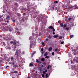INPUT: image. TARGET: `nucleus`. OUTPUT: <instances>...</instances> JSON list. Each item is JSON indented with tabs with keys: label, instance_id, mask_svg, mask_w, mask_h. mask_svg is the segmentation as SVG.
Instances as JSON below:
<instances>
[{
	"label": "nucleus",
	"instance_id": "1",
	"mask_svg": "<svg viewBox=\"0 0 78 78\" xmlns=\"http://www.w3.org/2000/svg\"><path fill=\"white\" fill-rule=\"evenodd\" d=\"M21 53L20 50H16V52L15 53V55H16L17 57H19Z\"/></svg>",
	"mask_w": 78,
	"mask_h": 78
},
{
	"label": "nucleus",
	"instance_id": "2",
	"mask_svg": "<svg viewBox=\"0 0 78 78\" xmlns=\"http://www.w3.org/2000/svg\"><path fill=\"white\" fill-rule=\"evenodd\" d=\"M24 9L25 11H26V10H27V11H30V6H28V7H27V9H26L25 8Z\"/></svg>",
	"mask_w": 78,
	"mask_h": 78
},
{
	"label": "nucleus",
	"instance_id": "3",
	"mask_svg": "<svg viewBox=\"0 0 78 78\" xmlns=\"http://www.w3.org/2000/svg\"><path fill=\"white\" fill-rule=\"evenodd\" d=\"M9 64H11V65H12V66H13V67H14V65L15 64V63H14V62H10L9 63Z\"/></svg>",
	"mask_w": 78,
	"mask_h": 78
},
{
	"label": "nucleus",
	"instance_id": "4",
	"mask_svg": "<svg viewBox=\"0 0 78 78\" xmlns=\"http://www.w3.org/2000/svg\"><path fill=\"white\" fill-rule=\"evenodd\" d=\"M70 24H69V25L70 26V27H73V25L74 24H73V23L71 22L70 23Z\"/></svg>",
	"mask_w": 78,
	"mask_h": 78
},
{
	"label": "nucleus",
	"instance_id": "5",
	"mask_svg": "<svg viewBox=\"0 0 78 78\" xmlns=\"http://www.w3.org/2000/svg\"><path fill=\"white\" fill-rule=\"evenodd\" d=\"M47 70L45 69H44V71H43V73L44 74H45L46 73V72H47Z\"/></svg>",
	"mask_w": 78,
	"mask_h": 78
},
{
	"label": "nucleus",
	"instance_id": "6",
	"mask_svg": "<svg viewBox=\"0 0 78 78\" xmlns=\"http://www.w3.org/2000/svg\"><path fill=\"white\" fill-rule=\"evenodd\" d=\"M69 9H75V8L74 7V6H72L70 7V8H69Z\"/></svg>",
	"mask_w": 78,
	"mask_h": 78
},
{
	"label": "nucleus",
	"instance_id": "7",
	"mask_svg": "<svg viewBox=\"0 0 78 78\" xmlns=\"http://www.w3.org/2000/svg\"><path fill=\"white\" fill-rule=\"evenodd\" d=\"M53 37H54V38H57V37H59V35H55L53 36Z\"/></svg>",
	"mask_w": 78,
	"mask_h": 78
},
{
	"label": "nucleus",
	"instance_id": "8",
	"mask_svg": "<svg viewBox=\"0 0 78 78\" xmlns=\"http://www.w3.org/2000/svg\"><path fill=\"white\" fill-rule=\"evenodd\" d=\"M18 73V71H15L11 72V73Z\"/></svg>",
	"mask_w": 78,
	"mask_h": 78
},
{
	"label": "nucleus",
	"instance_id": "9",
	"mask_svg": "<svg viewBox=\"0 0 78 78\" xmlns=\"http://www.w3.org/2000/svg\"><path fill=\"white\" fill-rule=\"evenodd\" d=\"M52 48H53L52 47H50L48 49L49 51H51V50H52Z\"/></svg>",
	"mask_w": 78,
	"mask_h": 78
},
{
	"label": "nucleus",
	"instance_id": "10",
	"mask_svg": "<svg viewBox=\"0 0 78 78\" xmlns=\"http://www.w3.org/2000/svg\"><path fill=\"white\" fill-rule=\"evenodd\" d=\"M74 9H78V6H77V5H75L74 6Z\"/></svg>",
	"mask_w": 78,
	"mask_h": 78
},
{
	"label": "nucleus",
	"instance_id": "11",
	"mask_svg": "<svg viewBox=\"0 0 78 78\" xmlns=\"http://www.w3.org/2000/svg\"><path fill=\"white\" fill-rule=\"evenodd\" d=\"M47 55H48V53L47 52H46L44 54V56H47Z\"/></svg>",
	"mask_w": 78,
	"mask_h": 78
},
{
	"label": "nucleus",
	"instance_id": "12",
	"mask_svg": "<svg viewBox=\"0 0 78 78\" xmlns=\"http://www.w3.org/2000/svg\"><path fill=\"white\" fill-rule=\"evenodd\" d=\"M9 18H10V16H9V15H7V17L6 18V19L8 20L9 19Z\"/></svg>",
	"mask_w": 78,
	"mask_h": 78
},
{
	"label": "nucleus",
	"instance_id": "13",
	"mask_svg": "<svg viewBox=\"0 0 78 78\" xmlns=\"http://www.w3.org/2000/svg\"><path fill=\"white\" fill-rule=\"evenodd\" d=\"M49 29H53V27H52V26H49V27H48Z\"/></svg>",
	"mask_w": 78,
	"mask_h": 78
},
{
	"label": "nucleus",
	"instance_id": "14",
	"mask_svg": "<svg viewBox=\"0 0 78 78\" xmlns=\"http://www.w3.org/2000/svg\"><path fill=\"white\" fill-rule=\"evenodd\" d=\"M12 21L13 23H15V22H16V20H15L14 19H12Z\"/></svg>",
	"mask_w": 78,
	"mask_h": 78
},
{
	"label": "nucleus",
	"instance_id": "15",
	"mask_svg": "<svg viewBox=\"0 0 78 78\" xmlns=\"http://www.w3.org/2000/svg\"><path fill=\"white\" fill-rule=\"evenodd\" d=\"M30 67H31V66H33V64L31 63H30Z\"/></svg>",
	"mask_w": 78,
	"mask_h": 78
},
{
	"label": "nucleus",
	"instance_id": "16",
	"mask_svg": "<svg viewBox=\"0 0 78 78\" xmlns=\"http://www.w3.org/2000/svg\"><path fill=\"white\" fill-rule=\"evenodd\" d=\"M41 60L42 61H45V58H42Z\"/></svg>",
	"mask_w": 78,
	"mask_h": 78
},
{
	"label": "nucleus",
	"instance_id": "17",
	"mask_svg": "<svg viewBox=\"0 0 78 78\" xmlns=\"http://www.w3.org/2000/svg\"><path fill=\"white\" fill-rule=\"evenodd\" d=\"M36 62L37 63H39V59H37L36 60Z\"/></svg>",
	"mask_w": 78,
	"mask_h": 78
},
{
	"label": "nucleus",
	"instance_id": "18",
	"mask_svg": "<svg viewBox=\"0 0 78 78\" xmlns=\"http://www.w3.org/2000/svg\"><path fill=\"white\" fill-rule=\"evenodd\" d=\"M73 37V35H72L69 36L70 38H72Z\"/></svg>",
	"mask_w": 78,
	"mask_h": 78
},
{
	"label": "nucleus",
	"instance_id": "19",
	"mask_svg": "<svg viewBox=\"0 0 78 78\" xmlns=\"http://www.w3.org/2000/svg\"><path fill=\"white\" fill-rule=\"evenodd\" d=\"M72 18H68V20H69V21L71 20H72Z\"/></svg>",
	"mask_w": 78,
	"mask_h": 78
},
{
	"label": "nucleus",
	"instance_id": "20",
	"mask_svg": "<svg viewBox=\"0 0 78 78\" xmlns=\"http://www.w3.org/2000/svg\"><path fill=\"white\" fill-rule=\"evenodd\" d=\"M58 48H55V51H58Z\"/></svg>",
	"mask_w": 78,
	"mask_h": 78
},
{
	"label": "nucleus",
	"instance_id": "21",
	"mask_svg": "<svg viewBox=\"0 0 78 78\" xmlns=\"http://www.w3.org/2000/svg\"><path fill=\"white\" fill-rule=\"evenodd\" d=\"M42 44L43 46H45V44H44V43L43 42H42Z\"/></svg>",
	"mask_w": 78,
	"mask_h": 78
},
{
	"label": "nucleus",
	"instance_id": "22",
	"mask_svg": "<svg viewBox=\"0 0 78 78\" xmlns=\"http://www.w3.org/2000/svg\"><path fill=\"white\" fill-rule=\"evenodd\" d=\"M48 38L50 39H51V36L50 35H49L48 36Z\"/></svg>",
	"mask_w": 78,
	"mask_h": 78
},
{
	"label": "nucleus",
	"instance_id": "23",
	"mask_svg": "<svg viewBox=\"0 0 78 78\" xmlns=\"http://www.w3.org/2000/svg\"><path fill=\"white\" fill-rule=\"evenodd\" d=\"M60 26H61V27H63V23H61V24H60Z\"/></svg>",
	"mask_w": 78,
	"mask_h": 78
},
{
	"label": "nucleus",
	"instance_id": "24",
	"mask_svg": "<svg viewBox=\"0 0 78 78\" xmlns=\"http://www.w3.org/2000/svg\"><path fill=\"white\" fill-rule=\"evenodd\" d=\"M59 39H62V37L60 36L58 37Z\"/></svg>",
	"mask_w": 78,
	"mask_h": 78
},
{
	"label": "nucleus",
	"instance_id": "25",
	"mask_svg": "<svg viewBox=\"0 0 78 78\" xmlns=\"http://www.w3.org/2000/svg\"><path fill=\"white\" fill-rule=\"evenodd\" d=\"M52 29V31L53 32H55V28H53Z\"/></svg>",
	"mask_w": 78,
	"mask_h": 78
},
{
	"label": "nucleus",
	"instance_id": "26",
	"mask_svg": "<svg viewBox=\"0 0 78 78\" xmlns=\"http://www.w3.org/2000/svg\"><path fill=\"white\" fill-rule=\"evenodd\" d=\"M45 58H47V59H48V58H49V56H46Z\"/></svg>",
	"mask_w": 78,
	"mask_h": 78
},
{
	"label": "nucleus",
	"instance_id": "27",
	"mask_svg": "<svg viewBox=\"0 0 78 78\" xmlns=\"http://www.w3.org/2000/svg\"><path fill=\"white\" fill-rule=\"evenodd\" d=\"M45 76H46V78H48V74L46 73L45 75Z\"/></svg>",
	"mask_w": 78,
	"mask_h": 78
},
{
	"label": "nucleus",
	"instance_id": "28",
	"mask_svg": "<svg viewBox=\"0 0 78 78\" xmlns=\"http://www.w3.org/2000/svg\"><path fill=\"white\" fill-rule=\"evenodd\" d=\"M76 59L75 58H74L73 60V61L74 62H75V61H76Z\"/></svg>",
	"mask_w": 78,
	"mask_h": 78
},
{
	"label": "nucleus",
	"instance_id": "29",
	"mask_svg": "<svg viewBox=\"0 0 78 78\" xmlns=\"http://www.w3.org/2000/svg\"><path fill=\"white\" fill-rule=\"evenodd\" d=\"M10 58L11 60H13V59H14V58H13V57L12 56Z\"/></svg>",
	"mask_w": 78,
	"mask_h": 78
},
{
	"label": "nucleus",
	"instance_id": "30",
	"mask_svg": "<svg viewBox=\"0 0 78 78\" xmlns=\"http://www.w3.org/2000/svg\"><path fill=\"white\" fill-rule=\"evenodd\" d=\"M8 49H9V50H10V49L11 48V47L10 46H9L8 47Z\"/></svg>",
	"mask_w": 78,
	"mask_h": 78
},
{
	"label": "nucleus",
	"instance_id": "31",
	"mask_svg": "<svg viewBox=\"0 0 78 78\" xmlns=\"http://www.w3.org/2000/svg\"><path fill=\"white\" fill-rule=\"evenodd\" d=\"M72 51H76V50H75V49H73V50H72Z\"/></svg>",
	"mask_w": 78,
	"mask_h": 78
},
{
	"label": "nucleus",
	"instance_id": "32",
	"mask_svg": "<svg viewBox=\"0 0 78 78\" xmlns=\"http://www.w3.org/2000/svg\"><path fill=\"white\" fill-rule=\"evenodd\" d=\"M14 5L17 6V2H16L14 4Z\"/></svg>",
	"mask_w": 78,
	"mask_h": 78
},
{
	"label": "nucleus",
	"instance_id": "33",
	"mask_svg": "<svg viewBox=\"0 0 78 78\" xmlns=\"http://www.w3.org/2000/svg\"><path fill=\"white\" fill-rule=\"evenodd\" d=\"M34 18H36V16L35 15H34L33 16Z\"/></svg>",
	"mask_w": 78,
	"mask_h": 78
},
{
	"label": "nucleus",
	"instance_id": "34",
	"mask_svg": "<svg viewBox=\"0 0 78 78\" xmlns=\"http://www.w3.org/2000/svg\"><path fill=\"white\" fill-rule=\"evenodd\" d=\"M66 30H67V31H69V28L67 27V28H66Z\"/></svg>",
	"mask_w": 78,
	"mask_h": 78
},
{
	"label": "nucleus",
	"instance_id": "35",
	"mask_svg": "<svg viewBox=\"0 0 78 78\" xmlns=\"http://www.w3.org/2000/svg\"><path fill=\"white\" fill-rule=\"evenodd\" d=\"M47 69H50V66H48Z\"/></svg>",
	"mask_w": 78,
	"mask_h": 78
},
{
	"label": "nucleus",
	"instance_id": "36",
	"mask_svg": "<svg viewBox=\"0 0 78 78\" xmlns=\"http://www.w3.org/2000/svg\"><path fill=\"white\" fill-rule=\"evenodd\" d=\"M41 76H42L43 77H44V75L43 74H41Z\"/></svg>",
	"mask_w": 78,
	"mask_h": 78
},
{
	"label": "nucleus",
	"instance_id": "37",
	"mask_svg": "<svg viewBox=\"0 0 78 78\" xmlns=\"http://www.w3.org/2000/svg\"><path fill=\"white\" fill-rule=\"evenodd\" d=\"M54 54H55V53H54V52H52V56H54Z\"/></svg>",
	"mask_w": 78,
	"mask_h": 78
},
{
	"label": "nucleus",
	"instance_id": "38",
	"mask_svg": "<svg viewBox=\"0 0 78 78\" xmlns=\"http://www.w3.org/2000/svg\"><path fill=\"white\" fill-rule=\"evenodd\" d=\"M43 50H44V48H41V51H43Z\"/></svg>",
	"mask_w": 78,
	"mask_h": 78
},
{
	"label": "nucleus",
	"instance_id": "39",
	"mask_svg": "<svg viewBox=\"0 0 78 78\" xmlns=\"http://www.w3.org/2000/svg\"><path fill=\"white\" fill-rule=\"evenodd\" d=\"M22 54H23V55H25V52H24V51H23L22 52Z\"/></svg>",
	"mask_w": 78,
	"mask_h": 78
},
{
	"label": "nucleus",
	"instance_id": "40",
	"mask_svg": "<svg viewBox=\"0 0 78 78\" xmlns=\"http://www.w3.org/2000/svg\"><path fill=\"white\" fill-rule=\"evenodd\" d=\"M1 20V21H2V22H3V21H4V20H3V19H0V20Z\"/></svg>",
	"mask_w": 78,
	"mask_h": 78
},
{
	"label": "nucleus",
	"instance_id": "41",
	"mask_svg": "<svg viewBox=\"0 0 78 78\" xmlns=\"http://www.w3.org/2000/svg\"><path fill=\"white\" fill-rule=\"evenodd\" d=\"M64 41H62L61 42V44H64Z\"/></svg>",
	"mask_w": 78,
	"mask_h": 78
},
{
	"label": "nucleus",
	"instance_id": "42",
	"mask_svg": "<svg viewBox=\"0 0 78 78\" xmlns=\"http://www.w3.org/2000/svg\"><path fill=\"white\" fill-rule=\"evenodd\" d=\"M64 27H66L67 26V25L66 24H64Z\"/></svg>",
	"mask_w": 78,
	"mask_h": 78
},
{
	"label": "nucleus",
	"instance_id": "43",
	"mask_svg": "<svg viewBox=\"0 0 78 78\" xmlns=\"http://www.w3.org/2000/svg\"><path fill=\"white\" fill-rule=\"evenodd\" d=\"M51 10H52L53 11V9H54V7H52L51 8Z\"/></svg>",
	"mask_w": 78,
	"mask_h": 78
},
{
	"label": "nucleus",
	"instance_id": "44",
	"mask_svg": "<svg viewBox=\"0 0 78 78\" xmlns=\"http://www.w3.org/2000/svg\"><path fill=\"white\" fill-rule=\"evenodd\" d=\"M46 41H48V38H46Z\"/></svg>",
	"mask_w": 78,
	"mask_h": 78
},
{
	"label": "nucleus",
	"instance_id": "45",
	"mask_svg": "<svg viewBox=\"0 0 78 78\" xmlns=\"http://www.w3.org/2000/svg\"><path fill=\"white\" fill-rule=\"evenodd\" d=\"M8 14H9V15H11V12H8Z\"/></svg>",
	"mask_w": 78,
	"mask_h": 78
},
{
	"label": "nucleus",
	"instance_id": "46",
	"mask_svg": "<svg viewBox=\"0 0 78 78\" xmlns=\"http://www.w3.org/2000/svg\"><path fill=\"white\" fill-rule=\"evenodd\" d=\"M54 3H58V1H55L54 2Z\"/></svg>",
	"mask_w": 78,
	"mask_h": 78
},
{
	"label": "nucleus",
	"instance_id": "47",
	"mask_svg": "<svg viewBox=\"0 0 78 78\" xmlns=\"http://www.w3.org/2000/svg\"><path fill=\"white\" fill-rule=\"evenodd\" d=\"M30 48H32V46L31 45H30Z\"/></svg>",
	"mask_w": 78,
	"mask_h": 78
},
{
	"label": "nucleus",
	"instance_id": "48",
	"mask_svg": "<svg viewBox=\"0 0 78 78\" xmlns=\"http://www.w3.org/2000/svg\"><path fill=\"white\" fill-rule=\"evenodd\" d=\"M3 17V16L0 15V18H2Z\"/></svg>",
	"mask_w": 78,
	"mask_h": 78
},
{
	"label": "nucleus",
	"instance_id": "49",
	"mask_svg": "<svg viewBox=\"0 0 78 78\" xmlns=\"http://www.w3.org/2000/svg\"><path fill=\"white\" fill-rule=\"evenodd\" d=\"M13 41H12L10 42V43H11V44H12V43H13Z\"/></svg>",
	"mask_w": 78,
	"mask_h": 78
},
{
	"label": "nucleus",
	"instance_id": "50",
	"mask_svg": "<svg viewBox=\"0 0 78 78\" xmlns=\"http://www.w3.org/2000/svg\"><path fill=\"white\" fill-rule=\"evenodd\" d=\"M54 35L55 34V33L54 32H53L52 33Z\"/></svg>",
	"mask_w": 78,
	"mask_h": 78
},
{
	"label": "nucleus",
	"instance_id": "51",
	"mask_svg": "<svg viewBox=\"0 0 78 78\" xmlns=\"http://www.w3.org/2000/svg\"><path fill=\"white\" fill-rule=\"evenodd\" d=\"M61 22V21L59 20L58 21V23H60Z\"/></svg>",
	"mask_w": 78,
	"mask_h": 78
},
{
	"label": "nucleus",
	"instance_id": "52",
	"mask_svg": "<svg viewBox=\"0 0 78 78\" xmlns=\"http://www.w3.org/2000/svg\"><path fill=\"white\" fill-rule=\"evenodd\" d=\"M55 10H57V7H55Z\"/></svg>",
	"mask_w": 78,
	"mask_h": 78
},
{
	"label": "nucleus",
	"instance_id": "53",
	"mask_svg": "<svg viewBox=\"0 0 78 78\" xmlns=\"http://www.w3.org/2000/svg\"><path fill=\"white\" fill-rule=\"evenodd\" d=\"M34 53H33L32 54V56H34Z\"/></svg>",
	"mask_w": 78,
	"mask_h": 78
},
{
	"label": "nucleus",
	"instance_id": "54",
	"mask_svg": "<svg viewBox=\"0 0 78 78\" xmlns=\"http://www.w3.org/2000/svg\"><path fill=\"white\" fill-rule=\"evenodd\" d=\"M7 67H9V68L10 67H9V66H6V68H7Z\"/></svg>",
	"mask_w": 78,
	"mask_h": 78
},
{
	"label": "nucleus",
	"instance_id": "55",
	"mask_svg": "<svg viewBox=\"0 0 78 78\" xmlns=\"http://www.w3.org/2000/svg\"><path fill=\"white\" fill-rule=\"evenodd\" d=\"M41 19H43V16H42L41 18Z\"/></svg>",
	"mask_w": 78,
	"mask_h": 78
},
{
	"label": "nucleus",
	"instance_id": "56",
	"mask_svg": "<svg viewBox=\"0 0 78 78\" xmlns=\"http://www.w3.org/2000/svg\"><path fill=\"white\" fill-rule=\"evenodd\" d=\"M2 37V35H0V37Z\"/></svg>",
	"mask_w": 78,
	"mask_h": 78
},
{
	"label": "nucleus",
	"instance_id": "57",
	"mask_svg": "<svg viewBox=\"0 0 78 78\" xmlns=\"http://www.w3.org/2000/svg\"><path fill=\"white\" fill-rule=\"evenodd\" d=\"M41 53L42 55H43L44 54V52L42 51L41 52Z\"/></svg>",
	"mask_w": 78,
	"mask_h": 78
},
{
	"label": "nucleus",
	"instance_id": "58",
	"mask_svg": "<svg viewBox=\"0 0 78 78\" xmlns=\"http://www.w3.org/2000/svg\"><path fill=\"white\" fill-rule=\"evenodd\" d=\"M29 40H31V37H30L29 38Z\"/></svg>",
	"mask_w": 78,
	"mask_h": 78
},
{
	"label": "nucleus",
	"instance_id": "59",
	"mask_svg": "<svg viewBox=\"0 0 78 78\" xmlns=\"http://www.w3.org/2000/svg\"><path fill=\"white\" fill-rule=\"evenodd\" d=\"M71 64H73V63L72 61H71Z\"/></svg>",
	"mask_w": 78,
	"mask_h": 78
},
{
	"label": "nucleus",
	"instance_id": "60",
	"mask_svg": "<svg viewBox=\"0 0 78 78\" xmlns=\"http://www.w3.org/2000/svg\"><path fill=\"white\" fill-rule=\"evenodd\" d=\"M12 71H14V69H12Z\"/></svg>",
	"mask_w": 78,
	"mask_h": 78
},
{
	"label": "nucleus",
	"instance_id": "61",
	"mask_svg": "<svg viewBox=\"0 0 78 78\" xmlns=\"http://www.w3.org/2000/svg\"><path fill=\"white\" fill-rule=\"evenodd\" d=\"M76 62L78 63V60H76Z\"/></svg>",
	"mask_w": 78,
	"mask_h": 78
},
{
	"label": "nucleus",
	"instance_id": "62",
	"mask_svg": "<svg viewBox=\"0 0 78 78\" xmlns=\"http://www.w3.org/2000/svg\"><path fill=\"white\" fill-rule=\"evenodd\" d=\"M27 78H31V77H28Z\"/></svg>",
	"mask_w": 78,
	"mask_h": 78
},
{
	"label": "nucleus",
	"instance_id": "63",
	"mask_svg": "<svg viewBox=\"0 0 78 78\" xmlns=\"http://www.w3.org/2000/svg\"><path fill=\"white\" fill-rule=\"evenodd\" d=\"M49 66V67H51V65H50Z\"/></svg>",
	"mask_w": 78,
	"mask_h": 78
},
{
	"label": "nucleus",
	"instance_id": "64",
	"mask_svg": "<svg viewBox=\"0 0 78 78\" xmlns=\"http://www.w3.org/2000/svg\"><path fill=\"white\" fill-rule=\"evenodd\" d=\"M7 23H9V21H7Z\"/></svg>",
	"mask_w": 78,
	"mask_h": 78
}]
</instances>
